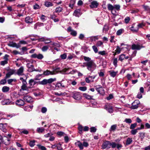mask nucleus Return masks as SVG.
Segmentation results:
<instances>
[{
	"label": "nucleus",
	"instance_id": "obj_1",
	"mask_svg": "<svg viewBox=\"0 0 150 150\" xmlns=\"http://www.w3.org/2000/svg\"><path fill=\"white\" fill-rule=\"evenodd\" d=\"M83 64H85V66L87 67V69L92 72L94 70L96 67V65L93 60L87 62L83 63Z\"/></svg>",
	"mask_w": 150,
	"mask_h": 150
},
{
	"label": "nucleus",
	"instance_id": "obj_2",
	"mask_svg": "<svg viewBox=\"0 0 150 150\" xmlns=\"http://www.w3.org/2000/svg\"><path fill=\"white\" fill-rule=\"evenodd\" d=\"M56 80L55 78H50L48 79H44L42 81H39V83L41 85H45L47 84H50Z\"/></svg>",
	"mask_w": 150,
	"mask_h": 150
},
{
	"label": "nucleus",
	"instance_id": "obj_3",
	"mask_svg": "<svg viewBox=\"0 0 150 150\" xmlns=\"http://www.w3.org/2000/svg\"><path fill=\"white\" fill-rule=\"evenodd\" d=\"M75 144L78 146L81 150L83 149V146L87 147L89 145L88 143L86 142H83V143H82L80 141H78L76 142Z\"/></svg>",
	"mask_w": 150,
	"mask_h": 150
},
{
	"label": "nucleus",
	"instance_id": "obj_4",
	"mask_svg": "<svg viewBox=\"0 0 150 150\" xmlns=\"http://www.w3.org/2000/svg\"><path fill=\"white\" fill-rule=\"evenodd\" d=\"M71 95L72 97L75 100H79L81 98V96L79 92L74 91Z\"/></svg>",
	"mask_w": 150,
	"mask_h": 150
},
{
	"label": "nucleus",
	"instance_id": "obj_5",
	"mask_svg": "<svg viewBox=\"0 0 150 150\" xmlns=\"http://www.w3.org/2000/svg\"><path fill=\"white\" fill-rule=\"evenodd\" d=\"M38 40L39 41L44 42L45 44H49L51 42L50 38L44 37L39 38Z\"/></svg>",
	"mask_w": 150,
	"mask_h": 150
},
{
	"label": "nucleus",
	"instance_id": "obj_6",
	"mask_svg": "<svg viewBox=\"0 0 150 150\" xmlns=\"http://www.w3.org/2000/svg\"><path fill=\"white\" fill-rule=\"evenodd\" d=\"M140 104V102L138 100H135L132 103V106L130 107L131 109H136L138 107V105Z\"/></svg>",
	"mask_w": 150,
	"mask_h": 150
},
{
	"label": "nucleus",
	"instance_id": "obj_7",
	"mask_svg": "<svg viewBox=\"0 0 150 150\" xmlns=\"http://www.w3.org/2000/svg\"><path fill=\"white\" fill-rule=\"evenodd\" d=\"M27 83L26 81H23V83H22V85L21 87V89L20 90V91H21V90H23V91H26L28 93L29 91V88H30L29 87H28L27 86Z\"/></svg>",
	"mask_w": 150,
	"mask_h": 150
},
{
	"label": "nucleus",
	"instance_id": "obj_8",
	"mask_svg": "<svg viewBox=\"0 0 150 150\" xmlns=\"http://www.w3.org/2000/svg\"><path fill=\"white\" fill-rule=\"evenodd\" d=\"M53 73L52 72L48 70H46V71H44L43 73L42 74H40L39 75H37L35 78V80H38L37 78L41 76L42 75H44V76H48L50 74H53Z\"/></svg>",
	"mask_w": 150,
	"mask_h": 150
},
{
	"label": "nucleus",
	"instance_id": "obj_9",
	"mask_svg": "<svg viewBox=\"0 0 150 150\" xmlns=\"http://www.w3.org/2000/svg\"><path fill=\"white\" fill-rule=\"evenodd\" d=\"M108 9H120V6L119 5H112L110 4H108Z\"/></svg>",
	"mask_w": 150,
	"mask_h": 150
},
{
	"label": "nucleus",
	"instance_id": "obj_10",
	"mask_svg": "<svg viewBox=\"0 0 150 150\" xmlns=\"http://www.w3.org/2000/svg\"><path fill=\"white\" fill-rule=\"evenodd\" d=\"M104 108L107 110L108 112L112 113L113 112V110L112 107L110 104H107L104 107Z\"/></svg>",
	"mask_w": 150,
	"mask_h": 150
},
{
	"label": "nucleus",
	"instance_id": "obj_11",
	"mask_svg": "<svg viewBox=\"0 0 150 150\" xmlns=\"http://www.w3.org/2000/svg\"><path fill=\"white\" fill-rule=\"evenodd\" d=\"M110 142L107 141L103 142L102 145V149H105L107 148L108 149L110 148Z\"/></svg>",
	"mask_w": 150,
	"mask_h": 150
},
{
	"label": "nucleus",
	"instance_id": "obj_12",
	"mask_svg": "<svg viewBox=\"0 0 150 150\" xmlns=\"http://www.w3.org/2000/svg\"><path fill=\"white\" fill-rule=\"evenodd\" d=\"M31 57L32 58H37L39 59H42L44 57V56L42 54H37L36 53L32 54Z\"/></svg>",
	"mask_w": 150,
	"mask_h": 150
},
{
	"label": "nucleus",
	"instance_id": "obj_13",
	"mask_svg": "<svg viewBox=\"0 0 150 150\" xmlns=\"http://www.w3.org/2000/svg\"><path fill=\"white\" fill-rule=\"evenodd\" d=\"M7 124L5 123L4 124L0 123V129L3 132L5 133L6 132L7 130L6 129Z\"/></svg>",
	"mask_w": 150,
	"mask_h": 150
},
{
	"label": "nucleus",
	"instance_id": "obj_14",
	"mask_svg": "<svg viewBox=\"0 0 150 150\" xmlns=\"http://www.w3.org/2000/svg\"><path fill=\"white\" fill-rule=\"evenodd\" d=\"M70 69H71V68H65L60 71V72L63 74H71V72H68Z\"/></svg>",
	"mask_w": 150,
	"mask_h": 150
},
{
	"label": "nucleus",
	"instance_id": "obj_15",
	"mask_svg": "<svg viewBox=\"0 0 150 150\" xmlns=\"http://www.w3.org/2000/svg\"><path fill=\"white\" fill-rule=\"evenodd\" d=\"M24 68L23 66L21 67L19 69L17 70L16 74L18 76H22L24 75L23 73Z\"/></svg>",
	"mask_w": 150,
	"mask_h": 150
},
{
	"label": "nucleus",
	"instance_id": "obj_16",
	"mask_svg": "<svg viewBox=\"0 0 150 150\" xmlns=\"http://www.w3.org/2000/svg\"><path fill=\"white\" fill-rule=\"evenodd\" d=\"M8 45L10 47H16L17 48H19L21 47L20 44H17L16 43L13 42H10L8 44Z\"/></svg>",
	"mask_w": 150,
	"mask_h": 150
},
{
	"label": "nucleus",
	"instance_id": "obj_17",
	"mask_svg": "<svg viewBox=\"0 0 150 150\" xmlns=\"http://www.w3.org/2000/svg\"><path fill=\"white\" fill-rule=\"evenodd\" d=\"M23 100L28 103H30L32 102V98L29 96H26L23 97Z\"/></svg>",
	"mask_w": 150,
	"mask_h": 150
},
{
	"label": "nucleus",
	"instance_id": "obj_18",
	"mask_svg": "<svg viewBox=\"0 0 150 150\" xmlns=\"http://www.w3.org/2000/svg\"><path fill=\"white\" fill-rule=\"evenodd\" d=\"M15 72V70H11L8 73L6 74L5 78H6V79H7L10 77L11 75L14 74Z\"/></svg>",
	"mask_w": 150,
	"mask_h": 150
},
{
	"label": "nucleus",
	"instance_id": "obj_19",
	"mask_svg": "<svg viewBox=\"0 0 150 150\" xmlns=\"http://www.w3.org/2000/svg\"><path fill=\"white\" fill-rule=\"evenodd\" d=\"M98 5V3L96 1H93L91 2L90 6L91 8H97Z\"/></svg>",
	"mask_w": 150,
	"mask_h": 150
},
{
	"label": "nucleus",
	"instance_id": "obj_20",
	"mask_svg": "<svg viewBox=\"0 0 150 150\" xmlns=\"http://www.w3.org/2000/svg\"><path fill=\"white\" fill-rule=\"evenodd\" d=\"M36 83L37 82L35 81L33 79H30L29 81V83L30 85L29 88H32Z\"/></svg>",
	"mask_w": 150,
	"mask_h": 150
},
{
	"label": "nucleus",
	"instance_id": "obj_21",
	"mask_svg": "<svg viewBox=\"0 0 150 150\" xmlns=\"http://www.w3.org/2000/svg\"><path fill=\"white\" fill-rule=\"evenodd\" d=\"M16 103L19 106H23L24 104V102L23 100L20 99L16 101Z\"/></svg>",
	"mask_w": 150,
	"mask_h": 150
},
{
	"label": "nucleus",
	"instance_id": "obj_22",
	"mask_svg": "<svg viewBox=\"0 0 150 150\" xmlns=\"http://www.w3.org/2000/svg\"><path fill=\"white\" fill-rule=\"evenodd\" d=\"M98 87H96V89L97 91L99 93H103V91H104V89L103 87L100 85H99L97 86Z\"/></svg>",
	"mask_w": 150,
	"mask_h": 150
},
{
	"label": "nucleus",
	"instance_id": "obj_23",
	"mask_svg": "<svg viewBox=\"0 0 150 150\" xmlns=\"http://www.w3.org/2000/svg\"><path fill=\"white\" fill-rule=\"evenodd\" d=\"M141 48V46L139 45H136L135 44H134L132 45V49L133 50H139Z\"/></svg>",
	"mask_w": 150,
	"mask_h": 150
},
{
	"label": "nucleus",
	"instance_id": "obj_24",
	"mask_svg": "<svg viewBox=\"0 0 150 150\" xmlns=\"http://www.w3.org/2000/svg\"><path fill=\"white\" fill-rule=\"evenodd\" d=\"M81 14L80 10H75L73 13V15L79 17L81 15Z\"/></svg>",
	"mask_w": 150,
	"mask_h": 150
},
{
	"label": "nucleus",
	"instance_id": "obj_25",
	"mask_svg": "<svg viewBox=\"0 0 150 150\" xmlns=\"http://www.w3.org/2000/svg\"><path fill=\"white\" fill-rule=\"evenodd\" d=\"M109 72L110 73V76L113 77H115L118 73L117 71H110Z\"/></svg>",
	"mask_w": 150,
	"mask_h": 150
},
{
	"label": "nucleus",
	"instance_id": "obj_26",
	"mask_svg": "<svg viewBox=\"0 0 150 150\" xmlns=\"http://www.w3.org/2000/svg\"><path fill=\"white\" fill-rule=\"evenodd\" d=\"M25 22L28 23H31L33 22V20L29 17H26L25 18Z\"/></svg>",
	"mask_w": 150,
	"mask_h": 150
},
{
	"label": "nucleus",
	"instance_id": "obj_27",
	"mask_svg": "<svg viewBox=\"0 0 150 150\" xmlns=\"http://www.w3.org/2000/svg\"><path fill=\"white\" fill-rule=\"evenodd\" d=\"M112 14L115 16L118 15L119 10H110Z\"/></svg>",
	"mask_w": 150,
	"mask_h": 150
},
{
	"label": "nucleus",
	"instance_id": "obj_28",
	"mask_svg": "<svg viewBox=\"0 0 150 150\" xmlns=\"http://www.w3.org/2000/svg\"><path fill=\"white\" fill-rule=\"evenodd\" d=\"M9 88L7 86H4L2 89L3 92L5 93L8 92L9 90Z\"/></svg>",
	"mask_w": 150,
	"mask_h": 150
},
{
	"label": "nucleus",
	"instance_id": "obj_29",
	"mask_svg": "<svg viewBox=\"0 0 150 150\" xmlns=\"http://www.w3.org/2000/svg\"><path fill=\"white\" fill-rule=\"evenodd\" d=\"M59 45L58 44L53 42L50 44L48 46L51 48H54L55 47H58Z\"/></svg>",
	"mask_w": 150,
	"mask_h": 150
},
{
	"label": "nucleus",
	"instance_id": "obj_30",
	"mask_svg": "<svg viewBox=\"0 0 150 150\" xmlns=\"http://www.w3.org/2000/svg\"><path fill=\"white\" fill-rule=\"evenodd\" d=\"M75 0H71L70 2L69 5V6L71 8H73L74 5L75 4Z\"/></svg>",
	"mask_w": 150,
	"mask_h": 150
},
{
	"label": "nucleus",
	"instance_id": "obj_31",
	"mask_svg": "<svg viewBox=\"0 0 150 150\" xmlns=\"http://www.w3.org/2000/svg\"><path fill=\"white\" fill-rule=\"evenodd\" d=\"M132 138H128L126 140V145H128L130 144L132 142Z\"/></svg>",
	"mask_w": 150,
	"mask_h": 150
},
{
	"label": "nucleus",
	"instance_id": "obj_32",
	"mask_svg": "<svg viewBox=\"0 0 150 150\" xmlns=\"http://www.w3.org/2000/svg\"><path fill=\"white\" fill-rule=\"evenodd\" d=\"M83 95L84 97L88 99H92L93 97V96H90L86 93L84 94Z\"/></svg>",
	"mask_w": 150,
	"mask_h": 150
},
{
	"label": "nucleus",
	"instance_id": "obj_33",
	"mask_svg": "<svg viewBox=\"0 0 150 150\" xmlns=\"http://www.w3.org/2000/svg\"><path fill=\"white\" fill-rule=\"evenodd\" d=\"M4 105H10L11 104V102L8 99H5L3 101Z\"/></svg>",
	"mask_w": 150,
	"mask_h": 150
},
{
	"label": "nucleus",
	"instance_id": "obj_34",
	"mask_svg": "<svg viewBox=\"0 0 150 150\" xmlns=\"http://www.w3.org/2000/svg\"><path fill=\"white\" fill-rule=\"evenodd\" d=\"M125 58V55L124 54H122L119 56V60L122 62Z\"/></svg>",
	"mask_w": 150,
	"mask_h": 150
},
{
	"label": "nucleus",
	"instance_id": "obj_35",
	"mask_svg": "<svg viewBox=\"0 0 150 150\" xmlns=\"http://www.w3.org/2000/svg\"><path fill=\"white\" fill-rule=\"evenodd\" d=\"M48 45H46L43 46L42 48V50L43 52H45L49 48Z\"/></svg>",
	"mask_w": 150,
	"mask_h": 150
},
{
	"label": "nucleus",
	"instance_id": "obj_36",
	"mask_svg": "<svg viewBox=\"0 0 150 150\" xmlns=\"http://www.w3.org/2000/svg\"><path fill=\"white\" fill-rule=\"evenodd\" d=\"M110 148L111 146L113 148H115L117 146V144L115 142H110Z\"/></svg>",
	"mask_w": 150,
	"mask_h": 150
},
{
	"label": "nucleus",
	"instance_id": "obj_37",
	"mask_svg": "<svg viewBox=\"0 0 150 150\" xmlns=\"http://www.w3.org/2000/svg\"><path fill=\"white\" fill-rule=\"evenodd\" d=\"M39 149L41 150H46V148L44 146H42L40 144L37 145Z\"/></svg>",
	"mask_w": 150,
	"mask_h": 150
},
{
	"label": "nucleus",
	"instance_id": "obj_38",
	"mask_svg": "<svg viewBox=\"0 0 150 150\" xmlns=\"http://www.w3.org/2000/svg\"><path fill=\"white\" fill-rule=\"evenodd\" d=\"M70 34L71 35L74 37H75L77 35V33L76 31L74 30H73L72 31H71V32Z\"/></svg>",
	"mask_w": 150,
	"mask_h": 150
},
{
	"label": "nucleus",
	"instance_id": "obj_39",
	"mask_svg": "<svg viewBox=\"0 0 150 150\" xmlns=\"http://www.w3.org/2000/svg\"><path fill=\"white\" fill-rule=\"evenodd\" d=\"M45 130V129L43 128L39 127L37 128V131L39 133L42 132Z\"/></svg>",
	"mask_w": 150,
	"mask_h": 150
},
{
	"label": "nucleus",
	"instance_id": "obj_40",
	"mask_svg": "<svg viewBox=\"0 0 150 150\" xmlns=\"http://www.w3.org/2000/svg\"><path fill=\"white\" fill-rule=\"evenodd\" d=\"M45 6L47 7H49L52 6V3L51 2L49 1H46L45 2Z\"/></svg>",
	"mask_w": 150,
	"mask_h": 150
},
{
	"label": "nucleus",
	"instance_id": "obj_41",
	"mask_svg": "<svg viewBox=\"0 0 150 150\" xmlns=\"http://www.w3.org/2000/svg\"><path fill=\"white\" fill-rule=\"evenodd\" d=\"M6 79L5 78L4 79H1L0 81V84L1 85L5 84L6 83Z\"/></svg>",
	"mask_w": 150,
	"mask_h": 150
},
{
	"label": "nucleus",
	"instance_id": "obj_42",
	"mask_svg": "<svg viewBox=\"0 0 150 150\" xmlns=\"http://www.w3.org/2000/svg\"><path fill=\"white\" fill-rule=\"evenodd\" d=\"M117 127V125H112L110 129V131H114L116 129V128Z\"/></svg>",
	"mask_w": 150,
	"mask_h": 150
},
{
	"label": "nucleus",
	"instance_id": "obj_43",
	"mask_svg": "<svg viewBox=\"0 0 150 150\" xmlns=\"http://www.w3.org/2000/svg\"><path fill=\"white\" fill-rule=\"evenodd\" d=\"M139 136L141 139H143L144 138L145 136V133L144 132H140L139 133Z\"/></svg>",
	"mask_w": 150,
	"mask_h": 150
},
{
	"label": "nucleus",
	"instance_id": "obj_44",
	"mask_svg": "<svg viewBox=\"0 0 150 150\" xmlns=\"http://www.w3.org/2000/svg\"><path fill=\"white\" fill-rule=\"evenodd\" d=\"M28 71L29 72H31L34 71H38V70H36L34 68V66H32V67H30L28 69Z\"/></svg>",
	"mask_w": 150,
	"mask_h": 150
},
{
	"label": "nucleus",
	"instance_id": "obj_45",
	"mask_svg": "<svg viewBox=\"0 0 150 150\" xmlns=\"http://www.w3.org/2000/svg\"><path fill=\"white\" fill-rule=\"evenodd\" d=\"M35 141L33 140V141H31L29 143V145L31 147H33L35 145Z\"/></svg>",
	"mask_w": 150,
	"mask_h": 150
},
{
	"label": "nucleus",
	"instance_id": "obj_46",
	"mask_svg": "<svg viewBox=\"0 0 150 150\" xmlns=\"http://www.w3.org/2000/svg\"><path fill=\"white\" fill-rule=\"evenodd\" d=\"M79 89L82 91H85L87 89V87L86 86L80 87Z\"/></svg>",
	"mask_w": 150,
	"mask_h": 150
},
{
	"label": "nucleus",
	"instance_id": "obj_47",
	"mask_svg": "<svg viewBox=\"0 0 150 150\" xmlns=\"http://www.w3.org/2000/svg\"><path fill=\"white\" fill-rule=\"evenodd\" d=\"M123 30V29H120L118 30L117 32V35H120L122 33Z\"/></svg>",
	"mask_w": 150,
	"mask_h": 150
},
{
	"label": "nucleus",
	"instance_id": "obj_48",
	"mask_svg": "<svg viewBox=\"0 0 150 150\" xmlns=\"http://www.w3.org/2000/svg\"><path fill=\"white\" fill-rule=\"evenodd\" d=\"M125 122H126L127 123L130 124L132 123V120L130 118H126L125 120Z\"/></svg>",
	"mask_w": 150,
	"mask_h": 150
},
{
	"label": "nucleus",
	"instance_id": "obj_49",
	"mask_svg": "<svg viewBox=\"0 0 150 150\" xmlns=\"http://www.w3.org/2000/svg\"><path fill=\"white\" fill-rule=\"evenodd\" d=\"M96 131V129L95 127H92L90 128V132H95Z\"/></svg>",
	"mask_w": 150,
	"mask_h": 150
},
{
	"label": "nucleus",
	"instance_id": "obj_50",
	"mask_svg": "<svg viewBox=\"0 0 150 150\" xmlns=\"http://www.w3.org/2000/svg\"><path fill=\"white\" fill-rule=\"evenodd\" d=\"M57 134L60 137H61L63 136H64V134H65V133L62 132H57Z\"/></svg>",
	"mask_w": 150,
	"mask_h": 150
},
{
	"label": "nucleus",
	"instance_id": "obj_51",
	"mask_svg": "<svg viewBox=\"0 0 150 150\" xmlns=\"http://www.w3.org/2000/svg\"><path fill=\"white\" fill-rule=\"evenodd\" d=\"M16 81V80L15 79H10L8 80V84H11L12 82L13 81L15 82Z\"/></svg>",
	"mask_w": 150,
	"mask_h": 150
},
{
	"label": "nucleus",
	"instance_id": "obj_52",
	"mask_svg": "<svg viewBox=\"0 0 150 150\" xmlns=\"http://www.w3.org/2000/svg\"><path fill=\"white\" fill-rule=\"evenodd\" d=\"M117 58H115L114 59L113 64L115 67H116L117 65Z\"/></svg>",
	"mask_w": 150,
	"mask_h": 150
},
{
	"label": "nucleus",
	"instance_id": "obj_53",
	"mask_svg": "<svg viewBox=\"0 0 150 150\" xmlns=\"http://www.w3.org/2000/svg\"><path fill=\"white\" fill-rule=\"evenodd\" d=\"M137 126V124L135 123L134 124H132L130 127V129H133L134 128Z\"/></svg>",
	"mask_w": 150,
	"mask_h": 150
},
{
	"label": "nucleus",
	"instance_id": "obj_54",
	"mask_svg": "<svg viewBox=\"0 0 150 150\" xmlns=\"http://www.w3.org/2000/svg\"><path fill=\"white\" fill-rule=\"evenodd\" d=\"M131 30L132 31H133V32H136L138 31V28H137L136 29H135L133 26H132L131 28Z\"/></svg>",
	"mask_w": 150,
	"mask_h": 150
},
{
	"label": "nucleus",
	"instance_id": "obj_55",
	"mask_svg": "<svg viewBox=\"0 0 150 150\" xmlns=\"http://www.w3.org/2000/svg\"><path fill=\"white\" fill-rule=\"evenodd\" d=\"M92 47L95 53H96L98 52V50L96 46L93 45L92 46Z\"/></svg>",
	"mask_w": 150,
	"mask_h": 150
},
{
	"label": "nucleus",
	"instance_id": "obj_56",
	"mask_svg": "<svg viewBox=\"0 0 150 150\" xmlns=\"http://www.w3.org/2000/svg\"><path fill=\"white\" fill-rule=\"evenodd\" d=\"M108 30V26L106 25H105L103 29V31L107 32Z\"/></svg>",
	"mask_w": 150,
	"mask_h": 150
},
{
	"label": "nucleus",
	"instance_id": "obj_57",
	"mask_svg": "<svg viewBox=\"0 0 150 150\" xmlns=\"http://www.w3.org/2000/svg\"><path fill=\"white\" fill-rule=\"evenodd\" d=\"M83 59L84 60L88 62L91 61V59L90 57H86V56L83 57Z\"/></svg>",
	"mask_w": 150,
	"mask_h": 150
},
{
	"label": "nucleus",
	"instance_id": "obj_58",
	"mask_svg": "<svg viewBox=\"0 0 150 150\" xmlns=\"http://www.w3.org/2000/svg\"><path fill=\"white\" fill-rule=\"evenodd\" d=\"M78 129L79 130V133L81 134L82 133V131L83 129V127L81 125H79L78 127Z\"/></svg>",
	"mask_w": 150,
	"mask_h": 150
},
{
	"label": "nucleus",
	"instance_id": "obj_59",
	"mask_svg": "<svg viewBox=\"0 0 150 150\" xmlns=\"http://www.w3.org/2000/svg\"><path fill=\"white\" fill-rule=\"evenodd\" d=\"M137 132V131L136 129H132L131 131V133L133 135L135 134Z\"/></svg>",
	"mask_w": 150,
	"mask_h": 150
},
{
	"label": "nucleus",
	"instance_id": "obj_60",
	"mask_svg": "<svg viewBox=\"0 0 150 150\" xmlns=\"http://www.w3.org/2000/svg\"><path fill=\"white\" fill-rule=\"evenodd\" d=\"M145 25V24L144 23H141L139 24L137 26L138 28H141L144 26Z\"/></svg>",
	"mask_w": 150,
	"mask_h": 150
},
{
	"label": "nucleus",
	"instance_id": "obj_61",
	"mask_svg": "<svg viewBox=\"0 0 150 150\" xmlns=\"http://www.w3.org/2000/svg\"><path fill=\"white\" fill-rule=\"evenodd\" d=\"M60 57L62 59H65L67 57V55L65 53L62 54Z\"/></svg>",
	"mask_w": 150,
	"mask_h": 150
},
{
	"label": "nucleus",
	"instance_id": "obj_62",
	"mask_svg": "<svg viewBox=\"0 0 150 150\" xmlns=\"http://www.w3.org/2000/svg\"><path fill=\"white\" fill-rule=\"evenodd\" d=\"M115 51H116V52H117V54H118L120 53V51H121V50H120V48L118 46H117V49H116V50H115Z\"/></svg>",
	"mask_w": 150,
	"mask_h": 150
},
{
	"label": "nucleus",
	"instance_id": "obj_63",
	"mask_svg": "<svg viewBox=\"0 0 150 150\" xmlns=\"http://www.w3.org/2000/svg\"><path fill=\"white\" fill-rule=\"evenodd\" d=\"M103 44V43L101 41H99L97 42L96 45L97 46L99 47L102 45Z\"/></svg>",
	"mask_w": 150,
	"mask_h": 150
},
{
	"label": "nucleus",
	"instance_id": "obj_64",
	"mask_svg": "<svg viewBox=\"0 0 150 150\" xmlns=\"http://www.w3.org/2000/svg\"><path fill=\"white\" fill-rule=\"evenodd\" d=\"M47 111V109L45 107H42L41 109V112L43 113H45Z\"/></svg>",
	"mask_w": 150,
	"mask_h": 150
}]
</instances>
